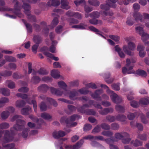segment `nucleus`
<instances>
[{
  "mask_svg": "<svg viewBox=\"0 0 149 149\" xmlns=\"http://www.w3.org/2000/svg\"><path fill=\"white\" fill-rule=\"evenodd\" d=\"M21 117L18 116H15L12 119V120H16L17 124L14 127V128L17 131L22 130V136L23 137L26 138L28 136V129H23V125L25 124V122L19 118Z\"/></svg>",
  "mask_w": 149,
  "mask_h": 149,
  "instance_id": "nucleus-1",
  "label": "nucleus"
},
{
  "mask_svg": "<svg viewBox=\"0 0 149 149\" xmlns=\"http://www.w3.org/2000/svg\"><path fill=\"white\" fill-rule=\"evenodd\" d=\"M12 1L14 4V9L8 8L7 7H0V11H11L13 13H14L19 17H22L23 15L20 12V10L22 8V5L17 0H12Z\"/></svg>",
  "mask_w": 149,
  "mask_h": 149,
  "instance_id": "nucleus-2",
  "label": "nucleus"
},
{
  "mask_svg": "<svg viewBox=\"0 0 149 149\" xmlns=\"http://www.w3.org/2000/svg\"><path fill=\"white\" fill-rule=\"evenodd\" d=\"M79 116L77 115L72 116L70 119H66L65 117H63L60 119V122L63 123H65L66 126L69 127H74L77 125V123L76 122H73L75 120L79 118Z\"/></svg>",
  "mask_w": 149,
  "mask_h": 149,
  "instance_id": "nucleus-3",
  "label": "nucleus"
},
{
  "mask_svg": "<svg viewBox=\"0 0 149 149\" xmlns=\"http://www.w3.org/2000/svg\"><path fill=\"white\" fill-rule=\"evenodd\" d=\"M136 46L135 44L131 42L128 43V47L127 45H125L123 47V50L125 53L130 56L134 55V53L130 51H134L135 49Z\"/></svg>",
  "mask_w": 149,
  "mask_h": 149,
  "instance_id": "nucleus-4",
  "label": "nucleus"
},
{
  "mask_svg": "<svg viewBox=\"0 0 149 149\" xmlns=\"http://www.w3.org/2000/svg\"><path fill=\"white\" fill-rule=\"evenodd\" d=\"M135 29L137 32L141 36V39L143 42L149 39V34L144 32L142 27L138 26L136 27Z\"/></svg>",
  "mask_w": 149,
  "mask_h": 149,
  "instance_id": "nucleus-5",
  "label": "nucleus"
},
{
  "mask_svg": "<svg viewBox=\"0 0 149 149\" xmlns=\"http://www.w3.org/2000/svg\"><path fill=\"white\" fill-rule=\"evenodd\" d=\"M104 87L107 90V93L110 95L111 98L114 102L118 103L120 102L119 98L116 94L114 93L113 91H110L107 86H104Z\"/></svg>",
  "mask_w": 149,
  "mask_h": 149,
  "instance_id": "nucleus-6",
  "label": "nucleus"
},
{
  "mask_svg": "<svg viewBox=\"0 0 149 149\" xmlns=\"http://www.w3.org/2000/svg\"><path fill=\"white\" fill-rule=\"evenodd\" d=\"M129 136V134L125 132L122 133L121 134L120 133H116L115 135V138L114 140L111 139H107L106 140V142L108 143H109L110 142H109V140L111 143H113L114 141H117L118 140L121 139L123 137H128Z\"/></svg>",
  "mask_w": 149,
  "mask_h": 149,
  "instance_id": "nucleus-7",
  "label": "nucleus"
},
{
  "mask_svg": "<svg viewBox=\"0 0 149 149\" xmlns=\"http://www.w3.org/2000/svg\"><path fill=\"white\" fill-rule=\"evenodd\" d=\"M84 142L83 139L80 140L75 145L73 146L66 145L65 147V149H63L62 147H60V149H78L82 146Z\"/></svg>",
  "mask_w": 149,
  "mask_h": 149,
  "instance_id": "nucleus-8",
  "label": "nucleus"
},
{
  "mask_svg": "<svg viewBox=\"0 0 149 149\" xmlns=\"http://www.w3.org/2000/svg\"><path fill=\"white\" fill-rule=\"evenodd\" d=\"M11 133H10L9 131H5L3 132L4 135V141L6 142H9L13 139L12 134L13 132L11 131ZM2 132H0V137L1 135L2 134Z\"/></svg>",
  "mask_w": 149,
  "mask_h": 149,
  "instance_id": "nucleus-9",
  "label": "nucleus"
},
{
  "mask_svg": "<svg viewBox=\"0 0 149 149\" xmlns=\"http://www.w3.org/2000/svg\"><path fill=\"white\" fill-rule=\"evenodd\" d=\"M30 0H29V2H26L25 1H25L23 2V5L22 7L24 10L25 13L26 15H29L30 14V10L31 9V7L29 4L25 3V2H30Z\"/></svg>",
  "mask_w": 149,
  "mask_h": 149,
  "instance_id": "nucleus-10",
  "label": "nucleus"
},
{
  "mask_svg": "<svg viewBox=\"0 0 149 149\" xmlns=\"http://www.w3.org/2000/svg\"><path fill=\"white\" fill-rule=\"evenodd\" d=\"M133 16L136 22H142L143 15L140 13L138 12H135L133 14Z\"/></svg>",
  "mask_w": 149,
  "mask_h": 149,
  "instance_id": "nucleus-11",
  "label": "nucleus"
},
{
  "mask_svg": "<svg viewBox=\"0 0 149 149\" xmlns=\"http://www.w3.org/2000/svg\"><path fill=\"white\" fill-rule=\"evenodd\" d=\"M47 4L50 7L57 6L60 4V1L58 0H49L47 2Z\"/></svg>",
  "mask_w": 149,
  "mask_h": 149,
  "instance_id": "nucleus-12",
  "label": "nucleus"
},
{
  "mask_svg": "<svg viewBox=\"0 0 149 149\" xmlns=\"http://www.w3.org/2000/svg\"><path fill=\"white\" fill-rule=\"evenodd\" d=\"M66 133L62 131H59L58 132H54L53 134V137L55 138H58L59 137H63L65 136Z\"/></svg>",
  "mask_w": 149,
  "mask_h": 149,
  "instance_id": "nucleus-13",
  "label": "nucleus"
},
{
  "mask_svg": "<svg viewBox=\"0 0 149 149\" xmlns=\"http://www.w3.org/2000/svg\"><path fill=\"white\" fill-rule=\"evenodd\" d=\"M33 41L37 44L39 45L42 41V38L40 35H34L33 38Z\"/></svg>",
  "mask_w": 149,
  "mask_h": 149,
  "instance_id": "nucleus-14",
  "label": "nucleus"
},
{
  "mask_svg": "<svg viewBox=\"0 0 149 149\" xmlns=\"http://www.w3.org/2000/svg\"><path fill=\"white\" fill-rule=\"evenodd\" d=\"M61 8L63 9L68 10L70 8V7L69 6V3L67 0H61Z\"/></svg>",
  "mask_w": 149,
  "mask_h": 149,
  "instance_id": "nucleus-15",
  "label": "nucleus"
},
{
  "mask_svg": "<svg viewBox=\"0 0 149 149\" xmlns=\"http://www.w3.org/2000/svg\"><path fill=\"white\" fill-rule=\"evenodd\" d=\"M110 76V74L109 72L106 73L104 74V77L105 79L106 82L108 84L112 82L114 80V79L113 78H109Z\"/></svg>",
  "mask_w": 149,
  "mask_h": 149,
  "instance_id": "nucleus-16",
  "label": "nucleus"
},
{
  "mask_svg": "<svg viewBox=\"0 0 149 149\" xmlns=\"http://www.w3.org/2000/svg\"><path fill=\"white\" fill-rule=\"evenodd\" d=\"M22 21L25 26L28 32L29 33L32 32V25L30 24L27 23L26 21L24 19H22Z\"/></svg>",
  "mask_w": 149,
  "mask_h": 149,
  "instance_id": "nucleus-17",
  "label": "nucleus"
},
{
  "mask_svg": "<svg viewBox=\"0 0 149 149\" xmlns=\"http://www.w3.org/2000/svg\"><path fill=\"white\" fill-rule=\"evenodd\" d=\"M57 44L56 41H53L52 43V45L49 48V51L52 53H55Z\"/></svg>",
  "mask_w": 149,
  "mask_h": 149,
  "instance_id": "nucleus-18",
  "label": "nucleus"
},
{
  "mask_svg": "<svg viewBox=\"0 0 149 149\" xmlns=\"http://www.w3.org/2000/svg\"><path fill=\"white\" fill-rule=\"evenodd\" d=\"M59 72L58 70H53L51 71V76L55 79H57L60 77Z\"/></svg>",
  "mask_w": 149,
  "mask_h": 149,
  "instance_id": "nucleus-19",
  "label": "nucleus"
},
{
  "mask_svg": "<svg viewBox=\"0 0 149 149\" xmlns=\"http://www.w3.org/2000/svg\"><path fill=\"white\" fill-rule=\"evenodd\" d=\"M136 74L139 76L143 77H145L147 76L146 72L143 70L138 69L136 72Z\"/></svg>",
  "mask_w": 149,
  "mask_h": 149,
  "instance_id": "nucleus-20",
  "label": "nucleus"
},
{
  "mask_svg": "<svg viewBox=\"0 0 149 149\" xmlns=\"http://www.w3.org/2000/svg\"><path fill=\"white\" fill-rule=\"evenodd\" d=\"M6 60L10 62H15L16 61V59L14 57L9 56L6 55L4 56Z\"/></svg>",
  "mask_w": 149,
  "mask_h": 149,
  "instance_id": "nucleus-21",
  "label": "nucleus"
},
{
  "mask_svg": "<svg viewBox=\"0 0 149 149\" xmlns=\"http://www.w3.org/2000/svg\"><path fill=\"white\" fill-rule=\"evenodd\" d=\"M12 72L10 71L4 70L0 73V75L3 77H8L11 75Z\"/></svg>",
  "mask_w": 149,
  "mask_h": 149,
  "instance_id": "nucleus-22",
  "label": "nucleus"
},
{
  "mask_svg": "<svg viewBox=\"0 0 149 149\" xmlns=\"http://www.w3.org/2000/svg\"><path fill=\"white\" fill-rule=\"evenodd\" d=\"M0 93L5 96H8L10 95V91L6 88H0Z\"/></svg>",
  "mask_w": 149,
  "mask_h": 149,
  "instance_id": "nucleus-23",
  "label": "nucleus"
},
{
  "mask_svg": "<svg viewBox=\"0 0 149 149\" xmlns=\"http://www.w3.org/2000/svg\"><path fill=\"white\" fill-rule=\"evenodd\" d=\"M111 6V5L110 4L108 3L101 4L100 6L101 9L102 10H105L106 11L109 10L110 7Z\"/></svg>",
  "mask_w": 149,
  "mask_h": 149,
  "instance_id": "nucleus-24",
  "label": "nucleus"
},
{
  "mask_svg": "<svg viewBox=\"0 0 149 149\" xmlns=\"http://www.w3.org/2000/svg\"><path fill=\"white\" fill-rule=\"evenodd\" d=\"M89 16L91 17H93L94 18H98L100 16V14L99 12L98 11H94L91 13L89 14Z\"/></svg>",
  "mask_w": 149,
  "mask_h": 149,
  "instance_id": "nucleus-25",
  "label": "nucleus"
},
{
  "mask_svg": "<svg viewBox=\"0 0 149 149\" xmlns=\"http://www.w3.org/2000/svg\"><path fill=\"white\" fill-rule=\"evenodd\" d=\"M89 28L91 31L95 32L96 34L100 35L103 37H104L103 35L99 33L100 32L99 30L94 27L92 26H90L89 27Z\"/></svg>",
  "mask_w": 149,
  "mask_h": 149,
  "instance_id": "nucleus-26",
  "label": "nucleus"
},
{
  "mask_svg": "<svg viewBox=\"0 0 149 149\" xmlns=\"http://www.w3.org/2000/svg\"><path fill=\"white\" fill-rule=\"evenodd\" d=\"M59 22L58 17H54L51 23V26L52 28L56 26L58 24Z\"/></svg>",
  "mask_w": 149,
  "mask_h": 149,
  "instance_id": "nucleus-27",
  "label": "nucleus"
},
{
  "mask_svg": "<svg viewBox=\"0 0 149 149\" xmlns=\"http://www.w3.org/2000/svg\"><path fill=\"white\" fill-rule=\"evenodd\" d=\"M31 109L29 107L23 109L21 111V113L23 115H27L31 112Z\"/></svg>",
  "mask_w": 149,
  "mask_h": 149,
  "instance_id": "nucleus-28",
  "label": "nucleus"
},
{
  "mask_svg": "<svg viewBox=\"0 0 149 149\" xmlns=\"http://www.w3.org/2000/svg\"><path fill=\"white\" fill-rule=\"evenodd\" d=\"M88 2L90 5L95 6H97L100 4L99 2L97 0H89Z\"/></svg>",
  "mask_w": 149,
  "mask_h": 149,
  "instance_id": "nucleus-29",
  "label": "nucleus"
},
{
  "mask_svg": "<svg viewBox=\"0 0 149 149\" xmlns=\"http://www.w3.org/2000/svg\"><path fill=\"white\" fill-rule=\"evenodd\" d=\"M113 111V109L112 108H108L102 111H99V112L102 114H105L108 113L112 112Z\"/></svg>",
  "mask_w": 149,
  "mask_h": 149,
  "instance_id": "nucleus-30",
  "label": "nucleus"
},
{
  "mask_svg": "<svg viewBox=\"0 0 149 149\" xmlns=\"http://www.w3.org/2000/svg\"><path fill=\"white\" fill-rule=\"evenodd\" d=\"M45 54V56H46L52 58L55 61H58L59 60V58L57 57L54 56V55L52 54L49 53H46Z\"/></svg>",
  "mask_w": 149,
  "mask_h": 149,
  "instance_id": "nucleus-31",
  "label": "nucleus"
},
{
  "mask_svg": "<svg viewBox=\"0 0 149 149\" xmlns=\"http://www.w3.org/2000/svg\"><path fill=\"white\" fill-rule=\"evenodd\" d=\"M40 79L39 77L37 76H34L31 79V81L33 83H39L40 81Z\"/></svg>",
  "mask_w": 149,
  "mask_h": 149,
  "instance_id": "nucleus-32",
  "label": "nucleus"
},
{
  "mask_svg": "<svg viewBox=\"0 0 149 149\" xmlns=\"http://www.w3.org/2000/svg\"><path fill=\"white\" fill-rule=\"evenodd\" d=\"M25 104V102L23 100H19L16 101V106L17 107H21Z\"/></svg>",
  "mask_w": 149,
  "mask_h": 149,
  "instance_id": "nucleus-33",
  "label": "nucleus"
},
{
  "mask_svg": "<svg viewBox=\"0 0 149 149\" xmlns=\"http://www.w3.org/2000/svg\"><path fill=\"white\" fill-rule=\"evenodd\" d=\"M41 117L46 120H49L51 118V116L48 114L45 113H42Z\"/></svg>",
  "mask_w": 149,
  "mask_h": 149,
  "instance_id": "nucleus-34",
  "label": "nucleus"
},
{
  "mask_svg": "<svg viewBox=\"0 0 149 149\" xmlns=\"http://www.w3.org/2000/svg\"><path fill=\"white\" fill-rule=\"evenodd\" d=\"M140 103L142 104H146L149 103V98H143L140 101Z\"/></svg>",
  "mask_w": 149,
  "mask_h": 149,
  "instance_id": "nucleus-35",
  "label": "nucleus"
},
{
  "mask_svg": "<svg viewBox=\"0 0 149 149\" xmlns=\"http://www.w3.org/2000/svg\"><path fill=\"white\" fill-rule=\"evenodd\" d=\"M69 22L70 25L72 24H77L79 23V21L73 18H70L69 19Z\"/></svg>",
  "mask_w": 149,
  "mask_h": 149,
  "instance_id": "nucleus-36",
  "label": "nucleus"
},
{
  "mask_svg": "<svg viewBox=\"0 0 149 149\" xmlns=\"http://www.w3.org/2000/svg\"><path fill=\"white\" fill-rule=\"evenodd\" d=\"M126 23L129 26L133 25L134 23L133 19L132 18H128Z\"/></svg>",
  "mask_w": 149,
  "mask_h": 149,
  "instance_id": "nucleus-37",
  "label": "nucleus"
},
{
  "mask_svg": "<svg viewBox=\"0 0 149 149\" xmlns=\"http://www.w3.org/2000/svg\"><path fill=\"white\" fill-rule=\"evenodd\" d=\"M38 72L40 75H46L48 73V72L44 68H40L38 70Z\"/></svg>",
  "mask_w": 149,
  "mask_h": 149,
  "instance_id": "nucleus-38",
  "label": "nucleus"
},
{
  "mask_svg": "<svg viewBox=\"0 0 149 149\" xmlns=\"http://www.w3.org/2000/svg\"><path fill=\"white\" fill-rule=\"evenodd\" d=\"M9 115V113L7 111H3L1 114V117L3 119H5L8 118Z\"/></svg>",
  "mask_w": 149,
  "mask_h": 149,
  "instance_id": "nucleus-39",
  "label": "nucleus"
},
{
  "mask_svg": "<svg viewBox=\"0 0 149 149\" xmlns=\"http://www.w3.org/2000/svg\"><path fill=\"white\" fill-rule=\"evenodd\" d=\"M42 81L45 82H51L52 81V78L49 76H46L43 77L42 78Z\"/></svg>",
  "mask_w": 149,
  "mask_h": 149,
  "instance_id": "nucleus-40",
  "label": "nucleus"
},
{
  "mask_svg": "<svg viewBox=\"0 0 149 149\" xmlns=\"http://www.w3.org/2000/svg\"><path fill=\"white\" fill-rule=\"evenodd\" d=\"M74 2L77 6H78L82 3L86 4L85 0H76L74 1Z\"/></svg>",
  "mask_w": 149,
  "mask_h": 149,
  "instance_id": "nucleus-41",
  "label": "nucleus"
},
{
  "mask_svg": "<svg viewBox=\"0 0 149 149\" xmlns=\"http://www.w3.org/2000/svg\"><path fill=\"white\" fill-rule=\"evenodd\" d=\"M74 17L78 19H80L82 18V17L81 14L77 12H74Z\"/></svg>",
  "mask_w": 149,
  "mask_h": 149,
  "instance_id": "nucleus-42",
  "label": "nucleus"
},
{
  "mask_svg": "<svg viewBox=\"0 0 149 149\" xmlns=\"http://www.w3.org/2000/svg\"><path fill=\"white\" fill-rule=\"evenodd\" d=\"M109 37L110 38L112 39L116 42H118L120 39L119 37L117 36H114L113 35H110Z\"/></svg>",
  "mask_w": 149,
  "mask_h": 149,
  "instance_id": "nucleus-43",
  "label": "nucleus"
},
{
  "mask_svg": "<svg viewBox=\"0 0 149 149\" xmlns=\"http://www.w3.org/2000/svg\"><path fill=\"white\" fill-rule=\"evenodd\" d=\"M27 15V18L30 19L31 21L34 22H36V18L35 16L31 15L30 13L29 15Z\"/></svg>",
  "mask_w": 149,
  "mask_h": 149,
  "instance_id": "nucleus-44",
  "label": "nucleus"
},
{
  "mask_svg": "<svg viewBox=\"0 0 149 149\" xmlns=\"http://www.w3.org/2000/svg\"><path fill=\"white\" fill-rule=\"evenodd\" d=\"M85 11L87 13H88L93 10V8L88 6L85 5L84 7Z\"/></svg>",
  "mask_w": 149,
  "mask_h": 149,
  "instance_id": "nucleus-45",
  "label": "nucleus"
},
{
  "mask_svg": "<svg viewBox=\"0 0 149 149\" xmlns=\"http://www.w3.org/2000/svg\"><path fill=\"white\" fill-rule=\"evenodd\" d=\"M40 50L43 52L45 56L46 53H49L47 52L49 51V48L47 46H44L42 47L40 49Z\"/></svg>",
  "mask_w": 149,
  "mask_h": 149,
  "instance_id": "nucleus-46",
  "label": "nucleus"
},
{
  "mask_svg": "<svg viewBox=\"0 0 149 149\" xmlns=\"http://www.w3.org/2000/svg\"><path fill=\"white\" fill-rule=\"evenodd\" d=\"M63 26L61 25H59L55 29L56 32L58 33H61L62 31Z\"/></svg>",
  "mask_w": 149,
  "mask_h": 149,
  "instance_id": "nucleus-47",
  "label": "nucleus"
},
{
  "mask_svg": "<svg viewBox=\"0 0 149 149\" xmlns=\"http://www.w3.org/2000/svg\"><path fill=\"white\" fill-rule=\"evenodd\" d=\"M33 26L34 29L37 31H40L41 30L40 26L37 24H33Z\"/></svg>",
  "mask_w": 149,
  "mask_h": 149,
  "instance_id": "nucleus-48",
  "label": "nucleus"
},
{
  "mask_svg": "<svg viewBox=\"0 0 149 149\" xmlns=\"http://www.w3.org/2000/svg\"><path fill=\"white\" fill-rule=\"evenodd\" d=\"M28 103L29 104H33V107L35 111H36V109L37 107V105L36 102L35 100H32L31 102L28 101Z\"/></svg>",
  "mask_w": 149,
  "mask_h": 149,
  "instance_id": "nucleus-49",
  "label": "nucleus"
},
{
  "mask_svg": "<svg viewBox=\"0 0 149 149\" xmlns=\"http://www.w3.org/2000/svg\"><path fill=\"white\" fill-rule=\"evenodd\" d=\"M74 12H73L70 10L67 11L66 13V15L69 17H74Z\"/></svg>",
  "mask_w": 149,
  "mask_h": 149,
  "instance_id": "nucleus-50",
  "label": "nucleus"
},
{
  "mask_svg": "<svg viewBox=\"0 0 149 149\" xmlns=\"http://www.w3.org/2000/svg\"><path fill=\"white\" fill-rule=\"evenodd\" d=\"M3 146L5 148H7V149H15L14 148V145L13 144H9L4 146L3 144Z\"/></svg>",
  "mask_w": 149,
  "mask_h": 149,
  "instance_id": "nucleus-51",
  "label": "nucleus"
},
{
  "mask_svg": "<svg viewBox=\"0 0 149 149\" xmlns=\"http://www.w3.org/2000/svg\"><path fill=\"white\" fill-rule=\"evenodd\" d=\"M39 46V45L37 44H36L34 45L32 47V51L35 53H36L37 52V50Z\"/></svg>",
  "mask_w": 149,
  "mask_h": 149,
  "instance_id": "nucleus-52",
  "label": "nucleus"
},
{
  "mask_svg": "<svg viewBox=\"0 0 149 149\" xmlns=\"http://www.w3.org/2000/svg\"><path fill=\"white\" fill-rule=\"evenodd\" d=\"M9 125L6 123H3L0 124V127L1 129H5L8 128Z\"/></svg>",
  "mask_w": 149,
  "mask_h": 149,
  "instance_id": "nucleus-53",
  "label": "nucleus"
},
{
  "mask_svg": "<svg viewBox=\"0 0 149 149\" xmlns=\"http://www.w3.org/2000/svg\"><path fill=\"white\" fill-rule=\"evenodd\" d=\"M144 47L143 45H141V44H139L138 45L137 48V50L138 51L140 52L144 51Z\"/></svg>",
  "mask_w": 149,
  "mask_h": 149,
  "instance_id": "nucleus-54",
  "label": "nucleus"
},
{
  "mask_svg": "<svg viewBox=\"0 0 149 149\" xmlns=\"http://www.w3.org/2000/svg\"><path fill=\"white\" fill-rule=\"evenodd\" d=\"M28 91V89L26 87H22L18 89V91L22 92H26Z\"/></svg>",
  "mask_w": 149,
  "mask_h": 149,
  "instance_id": "nucleus-55",
  "label": "nucleus"
},
{
  "mask_svg": "<svg viewBox=\"0 0 149 149\" xmlns=\"http://www.w3.org/2000/svg\"><path fill=\"white\" fill-rule=\"evenodd\" d=\"M13 77L15 79H19L21 77V75L20 74L17 73H14L13 75Z\"/></svg>",
  "mask_w": 149,
  "mask_h": 149,
  "instance_id": "nucleus-56",
  "label": "nucleus"
},
{
  "mask_svg": "<svg viewBox=\"0 0 149 149\" xmlns=\"http://www.w3.org/2000/svg\"><path fill=\"white\" fill-rule=\"evenodd\" d=\"M116 110L120 112H122L124 110L123 107L119 105H117L116 106Z\"/></svg>",
  "mask_w": 149,
  "mask_h": 149,
  "instance_id": "nucleus-57",
  "label": "nucleus"
},
{
  "mask_svg": "<svg viewBox=\"0 0 149 149\" xmlns=\"http://www.w3.org/2000/svg\"><path fill=\"white\" fill-rule=\"evenodd\" d=\"M0 100L3 104L8 102L9 101L8 98L7 97H3L1 98Z\"/></svg>",
  "mask_w": 149,
  "mask_h": 149,
  "instance_id": "nucleus-58",
  "label": "nucleus"
},
{
  "mask_svg": "<svg viewBox=\"0 0 149 149\" xmlns=\"http://www.w3.org/2000/svg\"><path fill=\"white\" fill-rule=\"evenodd\" d=\"M111 86L114 90H119L120 89L119 84H111Z\"/></svg>",
  "mask_w": 149,
  "mask_h": 149,
  "instance_id": "nucleus-59",
  "label": "nucleus"
},
{
  "mask_svg": "<svg viewBox=\"0 0 149 149\" xmlns=\"http://www.w3.org/2000/svg\"><path fill=\"white\" fill-rule=\"evenodd\" d=\"M40 109L42 111L45 110L47 109V107L45 104L44 103H42L40 107Z\"/></svg>",
  "mask_w": 149,
  "mask_h": 149,
  "instance_id": "nucleus-60",
  "label": "nucleus"
},
{
  "mask_svg": "<svg viewBox=\"0 0 149 149\" xmlns=\"http://www.w3.org/2000/svg\"><path fill=\"white\" fill-rule=\"evenodd\" d=\"M135 117V115L133 113H129L127 115V118L129 119L132 120Z\"/></svg>",
  "mask_w": 149,
  "mask_h": 149,
  "instance_id": "nucleus-61",
  "label": "nucleus"
},
{
  "mask_svg": "<svg viewBox=\"0 0 149 149\" xmlns=\"http://www.w3.org/2000/svg\"><path fill=\"white\" fill-rule=\"evenodd\" d=\"M100 127L97 126L93 130L92 132L93 133H97L100 131Z\"/></svg>",
  "mask_w": 149,
  "mask_h": 149,
  "instance_id": "nucleus-62",
  "label": "nucleus"
},
{
  "mask_svg": "<svg viewBox=\"0 0 149 149\" xmlns=\"http://www.w3.org/2000/svg\"><path fill=\"white\" fill-rule=\"evenodd\" d=\"M17 96L18 97H20L22 99H25L27 97V95L25 94H22L20 93H18L17 94Z\"/></svg>",
  "mask_w": 149,
  "mask_h": 149,
  "instance_id": "nucleus-63",
  "label": "nucleus"
},
{
  "mask_svg": "<svg viewBox=\"0 0 149 149\" xmlns=\"http://www.w3.org/2000/svg\"><path fill=\"white\" fill-rule=\"evenodd\" d=\"M86 25L83 23H80L79 25V29H86L85 27Z\"/></svg>",
  "mask_w": 149,
  "mask_h": 149,
  "instance_id": "nucleus-64",
  "label": "nucleus"
}]
</instances>
